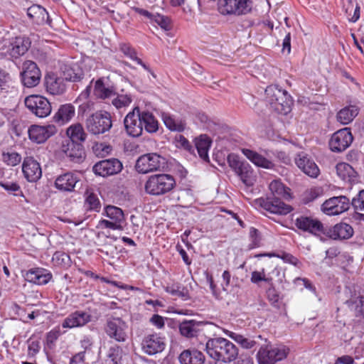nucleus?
Listing matches in <instances>:
<instances>
[{
  "mask_svg": "<svg viewBox=\"0 0 364 364\" xmlns=\"http://www.w3.org/2000/svg\"><path fill=\"white\" fill-rule=\"evenodd\" d=\"M269 188L271 193L265 199H260L261 206L274 214L287 215L290 213L291 207L282 201V199H288L290 197L289 189L279 180L272 181Z\"/></svg>",
  "mask_w": 364,
  "mask_h": 364,
  "instance_id": "1",
  "label": "nucleus"
},
{
  "mask_svg": "<svg viewBox=\"0 0 364 364\" xmlns=\"http://www.w3.org/2000/svg\"><path fill=\"white\" fill-rule=\"evenodd\" d=\"M205 350L210 358L225 363L235 360L239 353L235 344L220 337L210 338L205 344Z\"/></svg>",
  "mask_w": 364,
  "mask_h": 364,
  "instance_id": "2",
  "label": "nucleus"
},
{
  "mask_svg": "<svg viewBox=\"0 0 364 364\" xmlns=\"http://www.w3.org/2000/svg\"><path fill=\"white\" fill-rule=\"evenodd\" d=\"M265 99L270 107L279 114L285 115L291 111V97L286 90L277 85H270L265 89Z\"/></svg>",
  "mask_w": 364,
  "mask_h": 364,
  "instance_id": "3",
  "label": "nucleus"
},
{
  "mask_svg": "<svg viewBox=\"0 0 364 364\" xmlns=\"http://www.w3.org/2000/svg\"><path fill=\"white\" fill-rule=\"evenodd\" d=\"M176 186L175 178L172 175L159 173L151 175L145 183L146 193L152 196H161L170 192Z\"/></svg>",
  "mask_w": 364,
  "mask_h": 364,
  "instance_id": "4",
  "label": "nucleus"
},
{
  "mask_svg": "<svg viewBox=\"0 0 364 364\" xmlns=\"http://www.w3.org/2000/svg\"><path fill=\"white\" fill-rule=\"evenodd\" d=\"M167 161L164 157L155 152L140 156L135 164V169L139 173L146 174L154 171H163Z\"/></svg>",
  "mask_w": 364,
  "mask_h": 364,
  "instance_id": "5",
  "label": "nucleus"
},
{
  "mask_svg": "<svg viewBox=\"0 0 364 364\" xmlns=\"http://www.w3.org/2000/svg\"><path fill=\"white\" fill-rule=\"evenodd\" d=\"M112 127L111 115L107 112H97L85 120L87 132L93 135L105 134Z\"/></svg>",
  "mask_w": 364,
  "mask_h": 364,
  "instance_id": "6",
  "label": "nucleus"
},
{
  "mask_svg": "<svg viewBox=\"0 0 364 364\" xmlns=\"http://www.w3.org/2000/svg\"><path fill=\"white\" fill-rule=\"evenodd\" d=\"M288 353L289 349L285 346L267 344L259 348L257 359L259 364H275L286 358Z\"/></svg>",
  "mask_w": 364,
  "mask_h": 364,
  "instance_id": "7",
  "label": "nucleus"
},
{
  "mask_svg": "<svg viewBox=\"0 0 364 364\" xmlns=\"http://www.w3.org/2000/svg\"><path fill=\"white\" fill-rule=\"evenodd\" d=\"M20 77L23 86L29 88L34 87L41 81V72L35 62L26 60L22 64Z\"/></svg>",
  "mask_w": 364,
  "mask_h": 364,
  "instance_id": "8",
  "label": "nucleus"
},
{
  "mask_svg": "<svg viewBox=\"0 0 364 364\" xmlns=\"http://www.w3.org/2000/svg\"><path fill=\"white\" fill-rule=\"evenodd\" d=\"M127 323L119 317H109L105 325V331L112 339L117 342H124L127 338Z\"/></svg>",
  "mask_w": 364,
  "mask_h": 364,
  "instance_id": "9",
  "label": "nucleus"
},
{
  "mask_svg": "<svg viewBox=\"0 0 364 364\" xmlns=\"http://www.w3.org/2000/svg\"><path fill=\"white\" fill-rule=\"evenodd\" d=\"M26 107L36 117L43 118L51 112L49 101L41 95H30L24 101Z\"/></svg>",
  "mask_w": 364,
  "mask_h": 364,
  "instance_id": "10",
  "label": "nucleus"
},
{
  "mask_svg": "<svg viewBox=\"0 0 364 364\" xmlns=\"http://www.w3.org/2000/svg\"><path fill=\"white\" fill-rule=\"evenodd\" d=\"M249 0H219V11L223 14L242 15L251 10Z\"/></svg>",
  "mask_w": 364,
  "mask_h": 364,
  "instance_id": "11",
  "label": "nucleus"
},
{
  "mask_svg": "<svg viewBox=\"0 0 364 364\" xmlns=\"http://www.w3.org/2000/svg\"><path fill=\"white\" fill-rule=\"evenodd\" d=\"M294 225L301 231L314 235H319L324 232L323 223L313 216L300 215L294 220Z\"/></svg>",
  "mask_w": 364,
  "mask_h": 364,
  "instance_id": "12",
  "label": "nucleus"
},
{
  "mask_svg": "<svg viewBox=\"0 0 364 364\" xmlns=\"http://www.w3.org/2000/svg\"><path fill=\"white\" fill-rule=\"evenodd\" d=\"M353 137L349 128L341 129L335 132L329 141L330 149L333 152H342L350 146Z\"/></svg>",
  "mask_w": 364,
  "mask_h": 364,
  "instance_id": "13",
  "label": "nucleus"
},
{
  "mask_svg": "<svg viewBox=\"0 0 364 364\" xmlns=\"http://www.w3.org/2000/svg\"><path fill=\"white\" fill-rule=\"evenodd\" d=\"M350 208V200L344 196L332 197L326 200L323 204V212L328 215L341 214Z\"/></svg>",
  "mask_w": 364,
  "mask_h": 364,
  "instance_id": "14",
  "label": "nucleus"
},
{
  "mask_svg": "<svg viewBox=\"0 0 364 364\" xmlns=\"http://www.w3.org/2000/svg\"><path fill=\"white\" fill-rule=\"evenodd\" d=\"M124 124L128 135L137 137L142 134L143 128L141 121V112L139 107H135L127 114L124 119Z\"/></svg>",
  "mask_w": 364,
  "mask_h": 364,
  "instance_id": "15",
  "label": "nucleus"
},
{
  "mask_svg": "<svg viewBox=\"0 0 364 364\" xmlns=\"http://www.w3.org/2000/svg\"><path fill=\"white\" fill-rule=\"evenodd\" d=\"M122 167L119 160L112 158L97 162L94 165L92 170L96 175L105 177L119 173Z\"/></svg>",
  "mask_w": 364,
  "mask_h": 364,
  "instance_id": "16",
  "label": "nucleus"
},
{
  "mask_svg": "<svg viewBox=\"0 0 364 364\" xmlns=\"http://www.w3.org/2000/svg\"><path fill=\"white\" fill-rule=\"evenodd\" d=\"M142 349L148 355H155L161 353L165 348L164 338L158 333L147 334L143 338Z\"/></svg>",
  "mask_w": 364,
  "mask_h": 364,
  "instance_id": "17",
  "label": "nucleus"
},
{
  "mask_svg": "<svg viewBox=\"0 0 364 364\" xmlns=\"http://www.w3.org/2000/svg\"><path fill=\"white\" fill-rule=\"evenodd\" d=\"M297 166L307 176L316 178L319 173V168L316 163L304 152H300L295 158Z\"/></svg>",
  "mask_w": 364,
  "mask_h": 364,
  "instance_id": "18",
  "label": "nucleus"
},
{
  "mask_svg": "<svg viewBox=\"0 0 364 364\" xmlns=\"http://www.w3.org/2000/svg\"><path fill=\"white\" fill-rule=\"evenodd\" d=\"M56 132L57 129L54 125H32L28 129V135L31 140L41 144L54 135Z\"/></svg>",
  "mask_w": 364,
  "mask_h": 364,
  "instance_id": "19",
  "label": "nucleus"
},
{
  "mask_svg": "<svg viewBox=\"0 0 364 364\" xmlns=\"http://www.w3.org/2000/svg\"><path fill=\"white\" fill-rule=\"evenodd\" d=\"M92 316L84 311H75L69 314L63 321V328L82 327L91 321Z\"/></svg>",
  "mask_w": 364,
  "mask_h": 364,
  "instance_id": "20",
  "label": "nucleus"
},
{
  "mask_svg": "<svg viewBox=\"0 0 364 364\" xmlns=\"http://www.w3.org/2000/svg\"><path fill=\"white\" fill-rule=\"evenodd\" d=\"M22 171L24 177L29 182H36L41 178L42 170L39 163L32 157L24 159L22 165Z\"/></svg>",
  "mask_w": 364,
  "mask_h": 364,
  "instance_id": "21",
  "label": "nucleus"
},
{
  "mask_svg": "<svg viewBox=\"0 0 364 364\" xmlns=\"http://www.w3.org/2000/svg\"><path fill=\"white\" fill-rule=\"evenodd\" d=\"M63 151L75 163H80L83 161L85 152L82 144L66 141L62 147Z\"/></svg>",
  "mask_w": 364,
  "mask_h": 364,
  "instance_id": "22",
  "label": "nucleus"
},
{
  "mask_svg": "<svg viewBox=\"0 0 364 364\" xmlns=\"http://www.w3.org/2000/svg\"><path fill=\"white\" fill-rule=\"evenodd\" d=\"M80 179L77 174L73 172H67L56 178L55 186L59 191L71 192L74 191Z\"/></svg>",
  "mask_w": 364,
  "mask_h": 364,
  "instance_id": "23",
  "label": "nucleus"
},
{
  "mask_svg": "<svg viewBox=\"0 0 364 364\" xmlns=\"http://www.w3.org/2000/svg\"><path fill=\"white\" fill-rule=\"evenodd\" d=\"M323 234L333 240H345L353 235V230L348 224L338 223L328 229L324 228Z\"/></svg>",
  "mask_w": 364,
  "mask_h": 364,
  "instance_id": "24",
  "label": "nucleus"
},
{
  "mask_svg": "<svg viewBox=\"0 0 364 364\" xmlns=\"http://www.w3.org/2000/svg\"><path fill=\"white\" fill-rule=\"evenodd\" d=\"M45 87L51 95H61L65 91L63 78L58 77L55 73H49L45 77Z\"/></svg>",
  "mask_w": 364,
  "mask_h": 364,
  "instance_id": "25",
  "label": "nucleus"
},
{
  "mask_svg": "<svg viewBox=\"0 0 364 364\" xmlns=\"http://www.w3.org/2000/svg\"><path fill=\"white\" fill-rule=\"evenodd\" d=\"M23 277L29 282L38 285L47 284L52 278V274L44 269H32L27 271Z\"/></svg>",
  "mask_w": 364,
  "mask_h": 364,
  "instance_id": "26",
  "label": "nucleus"
},
{
  "mask_svg": "<svg viewBox=\"0 0 364 364\" xmlns=\"http://www.w3.org/2000/svg\"><path fill=\"white\" fill-rule=\"evenodd\" d=\"M31 46V41L26 36H18L10 43L9 53L14 58H18L27 52Z\"/></svg>",
  "mask_w": 364,
  "mask_h": 364,
  "instance_id": "27",
  "label": "nucleus"
},
{
  "mask_svg": "<svg viewBox=\"0 0 364 364\" xmlns=\"http://www.w3.org/2000/svg\"><path fill=\"white\" fill-rule=\"evenodd\" d=\"M203 325L204 323L200 321L184 320L179 324V331L186 338H194L201 331V327Z\"/></svg>",
  "mask_w": 364,
  "mask_h": 364,
  "instance_id": "28",
  "label": "nucleus"
},
{
  "mask_svg": "<svg viewBox=\"0 0 364 364\" xmlns=\"http://www.w3.org/2000/svg\"><path fill=\"white\" fill-rule=\"evenodd\" d=\"M27 16L38 25L50 24L48 13L40 5L33 4L27 9Z\"/></svg>",
  "mask_w": 364,
  "mask_h": 364,
  "instance_id": "29",
  "label": "nucleus"
},
{
  "mask_svg": "<svg viewBox=\"0 0 364 364\" xmlns=\"http://www.w3.org/2000/svg\"><path fill=\"white\" fill-rule=\"evenodd\" d=\"M178 360L181 364H204L205 357L198 350L187 349L180 354Z\"/></svg>",
  "mask_w": 364,
  "mask_h": 364,
  "instance_id": "30",
  "label": "nucleus"
},
{
  "mask_svg": "<svg viewBox=\"0 0 364 364\" xmlns=\"http://www.w3.org/2000/svg\"><path fill=\"white\" fill-rule=\"evenodd\" d=\"M242 152L250 161H252L257 166L267 169H272L274 166L273 162L271 160L264 157L262 155L253 150L249 149H242Z\"/></svg>",
  "mask_w": 364,
  "mask_h": 364,
  "instance_id": "31",
  "label": "nucleus"
},
{
  "mask_svg": "<svg viewBox=\"0 0 364 364\" xmlns=\"http://www.w3.org/2000/svg\"><path fill=\"white\" fill-rule=\"evenodd\" d=\"M66 134L69 138L68 141L81 144L86 140L87 136L80 123H75L70 125L67 129Z\"/></svg>",
  "mask_w": 364,
  "mask_h": 364,
  "instance_id": "32",
  "label": "nucleus"
},
{
  "mask_svg": "<svg viewBox=\"0 0 364 364\" xmlns=\"http://www.w3.org/2000/svg\"><path fill=\"white\" fill-rule=\"evenodd\" d=\"M62 72V78L68 81L76 82L82 77V71L77 65L70 66L63 65L60 68Z\"/></svg>",
  "mask_w": 364,
  "mask_h": 364,
  "instance_id": "33",
  "label": "nucleus"
},
{
  "mask_svg": "<svg viewBox=\"0 0 364 364\" xmlns=\"http://www.w3.org/2000/svg\"><path fill=\"white\" fill-rule=\"evenodd\" d=\"M95 95L100 99L109 98L115 95L113 87L107 85L102 78L98 79L95 84Z\"/></svg>",
  "mask_w": 364,
  "mask_h": 364,
  "instance_id": "34",
  "label": "nucleus"
},
{
  "mask_svg": "<svg viewBox=\"0 0 364 364\" xmlns=\"http://www.w3.org/2000/svg\"><path fill=\"white\" fill-rule=\"evenodd\" d=\"M161 119L165 126L172 132H182L185 129L186 124L181 119H176L169 113L162 112Z\"/></svg>",
  "mask_w": 364,
  "mask_h": 364,
  "instance_id": "35",
  "label": "nucleus"
},
{
  "mask_svg": "<svg viewBox=\"0 0 364 364\" xmlns=\"http://www.w3.org/2000/svg\"><path fill=\"white\" fill-rule=\"evenodd\" d=\"M358 109L354 105H350L341 109L337 114V120L343 124L351 122L358 115Z\"/></svg>",
  "mask_w": 364,
  "mask_h": 364,
  "instance_id": "36",
  "label": "nucleus"
},
{
  "mask_svg": "<svg viewBox=\"0 0 364 364\" xmlns=\"http://www.w3.org/2000/svg\"><path fill=\"white\" fill-rule=\"evenodd\" d=\"M210 140L206 136L201 135L196 139V148L199 156L205 161H209L208 150L210 146Z\"/></svg>",
  "mask_w": 364,
  "mask_h": 364,
  "instance_id": "37",
  "label": "nucleus"
},
{
  "mask_svg": "<svg viewBox=\"0 0 364 364\" xmlns=\"http://www.w3.org/2000/svg\"><path fill=\"white\" fill-rule=\"evenodd\" d=\"M75 115V108L70 104L61 105L55 115V121L60 124L69 122Z\"/></svg>",
  "mask_w": 364,
  "mask_h": 364,
  "instance_id": "38",
  "label": "nucleus"
},
{
  "mask_svg": "<svg viewBox=\"0 0 364 364\" xmlns=\"http://www.w3.org/2000/svg\"><path fill=\"white\" fill-rule=\"evenodd\" d=\"M141 121L142 127L149 133H154L159 129L158 121L154 116L149 112H141Z\"/></svg>",
  "mask_w": 364,
  "mask_h": 364,
  "instance_id": "39",
  "label": "nucleus"
},
{
  "mask_svg": "<svg viewBox=\"0 0 364 364\" xmlns=\"http://www.w3.org/2000/svg\"><path fill=\"white\" fill-rule=\"evenodd\" d=\"M165 291L174 296H178L183 300L191 298L188 289L179 283H174L165 287Z\"/></svg>",
  "mask_w": 364,
  "mask_h": 364,
  "instance_id": "40",
  "label": "nucleus"
},
{
  "mask_svg": "<svg viewBox=\"0 0 364 364\" xmlns=\"http://www.w3.org/2000/svg\"><path fill=\"white\" fill-rule=\"evenodd\" d=\"M226 334L245 349H252L257 344V341L252 338H247L242 335L229 331H227Z\"/></svg>",
  "mask_w": 364,
  "mask_h": 364,
  "instance_id": "41",
  "label": "nucleus"
},
{
  "mask_svg": "<svg viewBox=\"0 0 364 364\" xmlns=\"http://www.w3.org/2000/svg\"><path fill=\"white\" fill-rule=\"evenodd\" d=\"M235 173L240 176L242 182L247 186H252L253 184L252 174L253 171L251 166L247 162L237 169Z\"/></svg>",
  "mask_w": 364,
  "mask_h": 364,
  "instance_id": "42",
  "label": "nucleus"
},
{
  "mask_svg": "<svg viewBox=\"0 0 364 364\" xmlns=\"http://www.w3.org/2000/svg\"><path fill=\"white\" fill-rule=\"evenodd\" d=\"M338 176L343 181L350 180L355 176V171L353 168L347 163H339L336 166Z\"/></svg>",
  "mask_w": 364,
  "mask_h": 364,
  "instance_id": "43",
  "label": "nucleus"
},
{
  "mask_svg": "<svg viewBox=\"0 0 364 364\" xmlns=\"http://www.w3.org/2000/svg\"><path fill=\"white\" fill-rule=\"evenodd\" d=\"M347 304L351 308H354L355 310L358 313L364 312V291L359 292L358 295L353 296L349 300H348Z\"/></svg>",
  "mask_w": 364,
  "mask_h": 364,
  "instance_id": "44",
  "label": "nucleus"
},
{
  "mask_svg": "<svg viewBox=\"0 0 364 364\" xmlns=\"http://www.w3.org/2000/svg\"><path fill=\"white\" fill-rule=\"evenodd\" d=\"M52 261L55 265L60 267H69L71 264L70 256L64 252H55L52 257Z\"/></svg>",
  "mask_w": 364,
  "mask_h": 364,
  "instance_id": "45",
  "label": "nucleus"
},
{
  "mask_svg": "<svg viewBox=\"0 0 364 364\" xmlns=\"http://www.w3.org/2000/svg\"><path fill=\"white\" fill-rule=\"evenodd\" d=\"M106 215L112 220L120 224L124 220V213L121 208L109 205L105 208Z\"/></svg>",
  "mask_w": 364,
  "mask_h": 364,
  "instance_id": "46",
  "label": "nucleus"
},
{
  "mask_svg": "<svg viewBox=\"0 0 364 364\" xmlns=\"http://www.w3.org/2000/svg\"><path fill=\"white\" fill-rule=\"evenodd\" d=\"M2 160L8 166H15L21 161V156L16 152H3Z\"/></svg>",
  "mask_w": 364,
  "mask_h": 364,
  "instance_id": "47",
  "label": "nucleus"
},
{
  "mask_svg": "<svg viewBox=\"0 0 364 364\" xmlns=\"http://www.w3.org/2000/svg\"><path fill=\"white\" fill-rule=\"evenodd\" d=\"M85 204L90 210L99 212L101 204L97 196L94 193H89L86 198Z\"/></svg>",
  "mask_w": 364,
  "mask_h": 364,
  "instance_id": "48",
  "label": "nucleus"
},
{
  "mask_svg": "<svg viewBox=\"0 0 364 364\" xmlns=\"http://www.w3.org/2000/svg\"><path fill=\"white\" fill-rule=\"evenodd\" d=\"M132 102V97L130 95H117V96L113 99L112 105L117 109L128 106Z\"/></svg>",
  "mask_w": 364,
  "mask_h": 364,
  "instance_id": "49",
  "label": "nucleus"
},
{
  "mask_svg": "<svg viewBox=\"0 0 364 364\" xmlns=\"http://www.w3.org/2000/svg\"><path fill=\"white\" fill-rule=\"evenodd\" d=\"M270 284V287L267 290V298L271 304L276 306L279 299V295L275 288L272 287V284Z\"/></svg>",
  "mask_w": 364,
  "mask_h": 364,
  "instance_id": "50",
  "label": "nucleus"
},
{
  "mask_svg": "<svg viewBox=\"0 0 364 364\" xmlns=\"http://www.w3.org/2000/svg\"><path fill=\"white\" fill-rule=\"evenodd\" d=\"M153 20L163 29L166 31L171 29L170 19L168 17L157 14L154 16Z\"/></svg>",
  "mask_w": 364,
  "mask_h": 364,
  "instance_id": "51",
  "label": "nucleus"
},
{
  "mask_svg": "<svg viewBox=\"0 0 364 364\" xmlns=\"http://www.w3.org/2000/svg\"><path fill=\"white\" fill-rule=\"evenodd\" d=\"M251 282L254 284H258L259 282L264 281L267 283H271L272 279L265 277L264 271L262 269V272L254 271L251 274Z\"/></svg>",
  "mask_w": 364,
  "mask_h": 364,
  "instance_id": "52",
  "label": "nucleus"
},
{
  "mask_svg": "<svg viewBox=\"0 0 364 364\" xmlns=\"http://www.w3.org/2000/svg\"><path fill=\"white\" fill-rule=\"evenodd\" d=\"M250 236L252 240V243L250 245V248L259 247L260 245L261 237L259 232L255 228H252L250 230Z\"/></svg>",
  "mask_w": 364,
  "mask_h": 364,
  "instance_id": "53",
  "label": "nucleus"
},
{
  "mask_svg": "<svg viewBox=\"0 0 364 364\" xmlns=\"http://www.w3.org/2000/svg\"><path fill=\"white\" fill-rule=\"evenodd\" d=\"M228 163L235 172L245 162L241 161L237 155L230 154L228 156Z\"/></svg>",
  "mask_w": 364,
  "mask_h": 364,
  "instance_id": "54",
  "label": "nucleus"
},
{
  "mask_svg": "<svg viewBox=\"0 0 364 364\" xmlns=\"http://www.w3.org/2000/svg\"><path fill=\"white\" fill-rule=\"evenodd\" d=\"M60 335V331L56 329H53L47 333L46 343L48 348H52L54 346L55 343L58 340Z\"/></svg>",
  "mask_w": 364,
  "mask_h": 364,
  "instance_id": "55",
  "label": "nucleus"
},
{
  "mask_svg": "<svg viewBox=\"0 0 364 364\" xmlns=\"http://www.w3.org/2000/svg\"><path fill=\"white\" fill-rule=\"evenodd\" d=\"M97 228H110V229H113V230H122V229L121 224H119L114 220L109 221V220H100Z\"/></svg>",
  "mask_w": 364,
  "mask_h": 364,
  "instance_id": "56",
  "label": "nucleus"
},
{
  "mask_svg": "<svg viewBox=\"0 0 364 364\" xmlns=\"http://www.w3.org/2000/svg\"><path fill=\"white\" fill-rule=\"evenodd\" d=\"M120 50L127 56L130 58L131 59L136 60V59L138 58L136 55V51L129 45L127 43H122L120 45Z\"/></svg>",
  "mask_w": 364,
  "mask_h": 364,
  "instance_id": "57",
  "label": "nucleus"
},
{
  "mask_svg": "<svg viewBox=\"0 0 364 364\" xmlns=\"http://www.w3.org/2000/svg\"><path fill=\"white\" fill-rule=\"evenodd\" d=\"M352 205L356 209H359L360 210H364V190H362L359 192L357 198L353 199Z\"/></svg>",
  "mask_w": 364,
  "mask_h": 364,
  "instance_id": "58",
  "label": "nucleus"
},
{
  "mask_svg": "<svg viewBox=\"0 0 364 364\" xmlns=\"http://www.w3.org/2000/svg\"><path fill=\"white\" fill-rule=\"evenodd\" d=\"M118 350V348H110L109 350L108 358L107 360L108 364H118L117 354L116 352Z\"/></svg>",
  "mask_w": 364,
  "mask_h": 364,
  "instance_id": "59",
  "label": "nucleus"
},
{
  "mask_svg": "<svg viewBox=\"0 0 364 364\" xmlns=\"http://www.w3.org/2000/svg\"><path fill=\"white\" fill-rule=\"evenodd\" d=\"M320 194L318 188H311L306 192V202H310L316 199Z\"/></svg>",
  "mask_w": 364,
  "mask_h": 364,
  "instance_id": "60",
  "label": "nucleus"
},
{
  "mask_svg": "<svg viewBox=\"0 0 364 364\" xmlns=\"http://www.w3.org/2000/svg\"><path fill=\"white\" fill-rule=\"evenodd\" d=\"M0 186L9 192H16L20 189V186L16 183L1 182Z\"/></svg>",
  "mask_w": 364,
  "mask_h": 364,
  "instance_id": "61",
  "label": "nucleus"
},
{
  "mask_svg": "<svg viewBox=\"0 0 364 364\" xmlns=\"http://www.w3.org/2000/svg\"><path fill=\"white\" fill-rule=\"evenodd\" d=\"M281 258L285 262L294 264V266H299L300 262L299 259L289 253H283Z\"/></svg>",
  "mask_w": 364,
  "mask_h": 364,
  "instance_id": "62",
  "label": "nucleus"
},
{
  "mask_svg": "<svg viewBox=\"0 0 364 364\" xmlns=\"http://www.w3.org/2000/svg\"><path fill=\"white\" fill-rule=\"evenodd\" d=\"M223 277V283L222 288L224 291H228V287L230 285L231 274L229 271H224L222 275Z\"/></svg>",
  "mask_w": 364,
  "mask_h": 364,
  "instance_id": "63",
  "label": "nucleus"
},
{
  "mask_svg": "<svg viewBox=\"0 0 364 364\" xmlns=\"http://www.w3.org/2000/svg\"><path fill=\"white\" fill-rule=\"evenodd\" d=\"M334 364H354V360L350 355H343L338 357Z\"/></svg>",
  "mask_w": 364,
  "mask_h": 364,
  "instance_id": "64",
  "label": "nucleus"
}]
</instances>
